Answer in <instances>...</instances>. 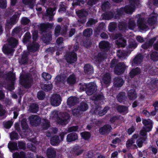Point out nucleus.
Masks as SVG:
<instances>
[{
    "label": "nucleus",
    "mask_w": 158,
    "mask_h": 158,
    "mask_svg": "<svg viewBox=\"0 0 158 158\" xmlns=\"http://www.w3.org/2000/svg\"><path fill=\"white\" fill-rule=\"evenodd\" d=\"M116 24L115 23H112L110 24L108 27L109 30L110 31H112L116 28Z\"/></svg>",
    "instance_id": "42"
},
{
    "label": "nucleus",
    "mask_w": 158,
    "mask_h": 158,
    "mask_svg": "<svg viewBox=\"0 0 158 158\" xmlns=\"http://www.w3.org/2000/svg\"><path fill=\"white\" fill-rule=\"evenodd\" d=\"M98 22L96 20H94L93 19H90L87 22V24L88 26H91V25L95 23Z\"/></svg>",
    "instance_id": "54"
},
{
    "label": "nucleus",
    "mask_w": 158,
    "mask_h": 158,
    "mask_svg": "<svg viewBox=\"0 0 158 158\" xmlns=\"http://www.w3.org/2000/svg\"><path fill=\"white\" fill-rule=\"evenodd\" d=\"M23 3L26 5L30 4L31 3V4L33 5L34 4V0H22Z\"/></svg>",
    "instance_id": "56"
},
{
    "label": "nucleus",
    "mask_w": 158,
    "mask_h": 158,
    "mask_svg": "<svg viewBox=\"0 0 158 158\" xmlns=\"http://www.w3.org/2000/svg\"><path fill=\"white\" fill-rule=\"evenodd\" d=\"M114 81V85L116 87H121L124 83L123 79L119 77L115 78Z\"/></svg>",
    "instance_id": "14"
},
{
    "label": "nucleus",
    "mask_w": 158,
    "mask_h": 158,
    "mask_svg": "<svg viewBox=\"0 0 158 158\" xmlns=\"http://www.w3.org/2000/svg\"><path fill=\"white\" fill-rule=\"evenodd\" d=\"M69 118V116L68 114H67L65 117L63 119L60 120V121L59 122V123L62 125H65L67 123L68 121Z\"/></svg>",
    "instance_id": "29"
},
{
    "label": "nucleus",
    "mask_w": 158,
    "mask_h": 158,
    "mask_svg": "<svg viewBox=\"0 0 158 158\" xmlns=\"http://www.w3.org/2000/svg\"><path fill=\"white\" fill-rule=\"evenodd\" d=\"M136 26V24L133 19H130L128 25V28L131 29H133Z\"/></svg>",
    "instance_id": "32"
},
{
    "label": "nucleus",
    "mask_w": 158,
    "mask_h": 158,
    "mask_svg": "<svg viewBox=\"0 0 158 158\" xmlns=\"http://www.w3.org/2000/svg\"><path fill=\"white\" fill-rule=\"evenodd\" d=\"M21 125L23 129H26L28 127V126L27 124L26 120L25 119H24L22 121Z\"/></svg>",
    "instance_id": "57"
},
{
    "label": "nucleus",
    "mask_w": 158,
    "mask_h": 158,
    "mask_svg": "<svg viewBox=\"0 0 158 158\" xmlns=\"http://www.w3.org/2000/svg\"><path fill=\"white\" fill-rule=\"evenodd\" d=\"M6 0H0V7L5 8L6 6Z\"/></svg>",
    "instance_id": "49"
},
{
    "label": "nucleus",
    "mask_w": 158,
    "mask_h": 158,
    "mask_svg": "<svg viewBox=\"0 0 158 158\" xmlns=\"http://www.w3.org/2000/svg\"><path fill=\"white\" fill-rule=\"evenodd\" d=\"M42 89L46 91H48L50 90L52 87L51 84L44 85L43 86H41Z\"/></svg>",
    "instance_id": "40"
},
{
    "label": "nucleus",
    "mask_w": 158,
    "mask_h": 158,
    "mask_svg": "<svg viewBox=\"0 0 158 158\" xmlns=\"http://www.w3.org/2000/svg\"><path fill=\"white\" fill-rule=\"evenodd\" d=\"M115 39H117L116 44L119 47H123L126 45V40L122 37L121 34L118 35Z\"/></svg>",
    "instance_id": "9"
},
{
    "label": "nucleus",
    "mask_w": 158,
    "mask_h": 158,
    "mask_svg": "<svg viewBox=\"0 0 158 158\" xmlns=\"http://www.w3.org/2000/svg\"><path fill=\"white\" fill-rule=\"evenodd\" d=\"M92 33V30L91 29H88L85 30L84 31V35L86 36H88L90 35Z\"/></svg>",
    "instance_id": "39"
},
{
    "label": "nucleus",
    "mask_w": 158,
    "mask_h": 158,
    "mask_svg": "<svg viewBox=\"0 0 158 158\" xmlns=\"http://www.w3.org/2000/svg\"><path fill=\"white\" fill-rule=\"evenodd\" d=\"M61 101L60 96L58 94H55L51 98V103L54 106H57L60 104Z\"/></svg>",
    "instance_id": "4"
},
{
    "label": "nucleus",
    "mask_w": 158,
    "mask_h": 158,
    "mask_svg": "<svg viewBox=\"0 0 158 158\" xmlns=\"http://www.w3.org/2000/svg\"><path fill=\"white\" fill-rule=\"evenodd\" d=\"M76 80L74 75L70 76L67 79L68 82L70 84H73L75 82Z\"/></svg>",
    "instance_id": "37"
},
{
    "label": "nucleus",
    "mask_w": 158,
    "mask_h": 158,
    "mask_svg": "<svg viewBox=\"0 0 158 158\" xmlns=\"http://www.w3.org/2000/svg\"><path fill=\"white\" fill-rule=\"evenodd\" d=\"M126 68V66L123 63H119L115 67L114 70L115 73L118 75L122 74Z\"/></svg>",
    "instance_id": "3"
},
{
    "label": "nucleus",
    "mask_w": 158,
    "mask_h": 158,
    "mask_svg": "<svg viewBox=\"0 0 158 158\" xmlns=\"http://www.w3.org/2000/svg\"><path fill=\"white\" fill-rule=\"evenodd\" d=\"M44 96L45 95L43 92L40 91L38 92L37 94V97L39 99H43L44 98Z\"/></svg>",
    "instance_id": "51"
},
{
    "label": "nucleus",
    "mask_w": 158,
    "mask_h": 158,
    "mask_svg": "<svg viewBox=\"0 0 158 158\" xmlns=\"http://www.w3.org/2000/svg\"><path fill=\"white\" fill-rule=\"evenodd\" d=\"M67 132H62L60 134V139L58 136H55L52 137L51 139V143L52 145H56L58 144L61 140H63L64 135Z\"/></svg>",
    "instance_id": "5"
},
{
    "label": "nucleus",
    "mask_w": 158,
    "mask_h": 158,
    "mask_svg": "<svg viewBox=\"0 0 158 158\" xmlns=\"http://www.w3.org/2000/svg\"><path fill=\"white\" fill-rule=\"evenodd\" d=\"M77 138V136L76 133L70 134H69L67 137V141L71 142L74 141Z\"/></svg>",
    "instance_id": "19"
},
{
    "label": "nucleus",
    "mask_w": 158,
    "mask_h": 158,
    "mask_svg": "<svg viewBox=\"0 0 158 158\" xmlns=\"http://www.w3.org/2000/svg\"><path fill=\"white\" fill-rule=\"evenodd\" d=\"M128 97L130 100H134L137 97L136 93L134 90H131L128 91Z\"/></svg>",
    "instance_id": "21"
},
{
    "label": "nucleus",
    "mask_w": 158,
    "mask_h": 158,
    "mask_svg": "<svg viewBox=\"0 0 158 158\" xmlns=\"http://www.w3.org/2000/svg\"><path fill=\"white\" fill-rule=\"evenodd\" d=\"M151 59L153 61H156L158 60V54L156 52H154L151 54Z\"/></svg>",
    "instance_id": "44"
},
{
    "label": "nucleus",
    "mask_w": 158,
    "mask_h": 158,
    "mask_svg": "<svg viewBox=\"0 0 158 158\" xmlns=\"http://www.w3.org/2000/svg\"><path fill=\"white\" fill-rule=\"evenodd\" d=\"M110 3L109 2H107L103 3L102 6V9L104 10L109 7Z\"/></svg>",
    "instance_id": "58"
},
{
    "label": "nucleus",
    "mask_w": 158,
    "mask_h": 158,
    "mask_svg": "<svg viewBox=\"0 0 158 158\" xmlns=\"http://www.w3.org/2000/svg\"><path fill=\"white\" fill-rule=\"evenodd\" d=\"M118 111L121 112L126 113L127 112L128 109L127 107L122 106H119L117 108Z\"/></svg>",
    "instance_id": "34"
},
{
    "label": "nucleus",
    "mask_w": 158,
    "mask_h": 158,
    "mask_svg": "<svg viewBox=\"0 0 158 158\" xmlns=\"http://www.w3.org/2000/svg\"><path fill=\"white\" fill-rule=\"evenodd\" d=\"M17 43V40H16L12 38L10 40L9 44L12 48H14L16 46Z\"/></svg>",
    "instance_id": "36"
},
{
    "label": "nucleus",
    "mask_w": 158,
    "mask_h": 158,
    "mask_svg": "<svg viewBox=\"0 0 158 158\" xmlns=\"http://www.w3.org/2000/svg\"><path fill=\"white\" fill-rule=\"evenodd\" d=\"M60 30V26L59 25L57 26L55 28V35L56 36H57L59 35Z\"/></svg>",
    "instance_id": "52"
},
{
    "label": "nucleus",
    "mask_w": 158,
    "mask_h": 158,
    "mask_svg": "<svg viewBox=\"0 0 158 158\" xmlns=\"http://www.w3.org/2000/svg\"><path fill=\"white\" fill-rule=\"evenodd\" d=\"M103 15V18L104 19L108 20L111 19L113 17V15L112 13L104 14Z\"/></svg>",
    "instance_id": "46"
},
{
    "label": "nucleus",
    "mask_w": 158,
    "mask_h": 158,
    "mask_svg": "<svg viewBox=\"0 0 158 158\" xmlns=\"http://www.w3.org/2000/svg\"><path fill=\"white\" fill-rule=\"evenodd\" d=\"M99 47L102 49H107L109 47V44L107 41H102L99 43Z\"/></svg>",
    "instance_id": "27"
},
{
    "label": "nucleus",
    "mask_w": 158,
    "mask_h": 158,
    "mask_svg": "<svg viewBox=\"0 0 158 158\" xmlns=\"http://www.w3.org/2000/svg\"><path fill=\"white\" fill-rule=\"evenodd\" d=\"M8 147L10 150H15L17 148V144L15 143H10L8 144Z\"/></svg>",
    "instance_id": "31"
},
{
    "label": "nucleus",
    "mask_w": 158,
    "mask_h": 158,
    "mask_svg": "<svg viewBox=\"0 0 158 158\" xmlns=\"http://www.w3.org/2000/svg\"><path fill=\"white\" fill-rule=\"evenodd\" d=\"M13 158H25V155L24 152H20L19 153H16L13 156Z\"/></svg>",
    "instance_id": "30"
},
{
    "label": "nucleus",
    "mask_w": 158,
    "mask_h": 158,
    "mask_svg": "<svg viewBox=\"0 0 158 158\" xmlns=\"http://www.w3.org/2000/svg\"><path fill=\"white\" fill-rule=\"evenodd\" d=\"M38 110V107L37 105L35 104H31L29 109V110L30 111L35 113H36Z\"/></svg>",
    "instance_id": "24"
},
{
    "label": "nucleus",
    "mask_w": 158,
    "mask_h": 158,
    "mask_svg": "<svg viewBox=\"0 0 158 158\" xmlns=\"http://www.w3.org/2000/svg\"><path fill=\"white\" fill-rule=\"evenodd\" d=\"M56 154V151L53 148H50L47 149L46 155L48 158H54Z\"/></svg>",
    "instance_id": "13"
},
{
    "label": "nucleus",
    "mask_w": 158,
    "mask_h": 158,
    "mask_svg": "<svg viewBox=\"0 0 158 158\" xmlns=\"http://www.w3.org/2000/svg\"><path fill=\"white\" fill-rule=\"evenodd\" d=\"M84 1L82 0H75L73 1V2L72 3V5L73 6L74 5H79L80 6L81 5V4H83L84 3Z\"/></svg>",
    "instance_id": "43"
},
{
    "label": "nucleus",
    "mask_w": 158,
    "mask_h": 158,
    "mask_svg": "<svg viewBox=\"0 0 158 158\" xmlns=\"http://www.w3.org/2000/svg\"><path fill=\"white\" fill-rule=\"evenodd\" d=\"M84 71L85 73L89 74L93 72V68L89 64H85L84 67Z\"/></svg>",
    "instance_id": "17"
},
{
    "label": "nucleus",
    "mask_w": 158,
    "mask_h": 158,
    "mask_svg": "<svg viewBox=\"0 0 158 158\" xmlns=\"http://www.w3.org/2000/svg\"><path fill=\"white\" fill-rule=\"evenodd\" d=\"M81 134L82 137L85 139H88L90 137V134L88 132H82L81 133Z\"/></svg>",
    "instance_id": "38"
},
{
    "label": "nucleus",
    "mask_w": 158,
    "mask_h": 158,
    "mask_svg": "<svg viewBox=\"0 0 158 158\" xmlns=\"http://www.w3.org/2000/svg\"><path fill=\"white\" fill-rule=\"evenodd\" d=\"M77 100V98L75 97H70L67 100L68 105L70 106H73L76 103Z\"/></svg>",
    "instance_id": "20"
},
{
    "label": "nucleus",
    "mask_w": 158,
    "mask_h": 158,
    "mask_svg": "<svg viewBox=\"0 0 158 158\" xmlns=\"http://www.w3.org/2000/svg\"><path fill=\"white\" fill-rule=\"evenodd\" d=\"M129 53H126L125 52H123L121 50H118L117 52V55L119 58H124L125 56H127Z\"/></svg>",
    "instance_id": "35"
},
{
    "label": "nucleus",
    "mask_w": 158,
    "mask_h": 158,
    "mask_svg": "<svg viewBox=\"0 0 158 158\" xmlns=\"http://www.w3.org/2000/svg\"><path fill=\"white\" fill-rule=\"evenodd\" d=\"M109 109L108 107H106L103 110L100 111L98 113V115L99 116H102L104 115Z\"/></svg>",
    "instance_id": "41"
},
{
    "label": "nucleus",
    "mask_w": 158,
    "mask_h": 158,
    "mask_svg": "<svg viewBox=\"0 0 158 158\" xmlns=\"http://www.w3.org/2000/svg\"><path fill=\"white\" fill-rule=\"evenodd\" d=\"M61 77L60 76H58L55 79V82L56 84L60 86L61 85H63V81H61Z\"/></svg>",
    "instance_id": "33"
},
{
    "label": "nucleus",
    "mask_w": 158,
    "mask_h": 158,
    "mask_svg": "<svg viewBox=\"0 0 158 158\" xmlns=\"http://www.w3.org/2000/svg\"><path fill=\"white\" fill-rule=\"evenodd\" d=\"M140 72L139 69L136 68L132 70L130 73V75L131 77H133L135 75L139 74Z\"/></svg>",
    "instance_id": "28"
},
{
    "label": "nucleus",
    "mask_w": 158,
    "mask_h": 158,
    "mask_svg": "<svg viewBox=\"0 0 158 158\" xmlns=\"http://www.w3.org/2000/svg\"><path fill=\"white\" fill-rule=\"evenodd\" d=\"M42 77L46 80H49L51 78L50 75L46 73H44L42 74Z\"/></svg>",
    "instance_id": "45"
},
{
    "label": "nucleus",
    "mask_w": 158,
    "mask_h": 158,
    "mask_svg": "<svg viewBox=\"0 0 158 158\" xmlns=\"http://www.w3.org/2000/svg\"><path fill=\"white\" fill-rule=\"evenodd\" d=\"M102 80L101 81L102 84V83L105 84H108L110 82L111 77L108 73H106L102 76Z\"/></svg>",
    "instance_id": "12"
},
{
    "label": "nucleus",
    "mask_w": 158,
    "mask_h": 158,
    "mask_svg": "<svg viewBox=\"0 0 158 158\" xmlns=\"http://www.w3.org/2000/svg\"><path fill=\"white\" fill-rule=\"evenodd\" d=\"M10 137L11 139H17L18 138V134L15 132H12L10 134Z\"/></svg>",
    "instance_id": "50"
},
{
    "label": "nucleus",
    "mask_w": 158,
    "mask_h": 158,
    "mask_svg": "<svg viewBox=\"0 0 158 158\" xmlns=\"http://www.w3.org/2000/svg\"><path fill=\"white\" fill-rule=\"evenodd\" d=\"M66 56V60L67 62L69 63H73L77 60L76 54L74 52L69 53L68 56Z\"/></svg>",
    "instance_id": "10"
},
{
    "label": "nucleus",
    "mask_w": 158,
    "mask_h": 158,
    "mask_svg": "<svg viewBox=\"0 0 158 158\" xmlns=\"http://www.w3.org/2000/svg\"><path fill=\"white\" fill-rule=\"evenodd\" d=\"M119 27L120 30H123L124 28H126L125 24L123 23H120L119 24Z\"/></svg>",
    "instance_id": "63"
},
{
    "label": "nucleus",
    "mask_w": 158,
    "mask_h": 158,
    "mask_svg": "<svg viewBox=\"0 0 158 158\" xmlns=\"http://www.w3.org/2000/svg\"><path fill=\"white\" fill-rule=\"evenodd\" d=\"M130 2L131 3V5L127 6L124 8H121L120 12H118V14H123V11L127 13L131 14L134 11L135 6H137L139 4V0H131Z\"/></svg>",
    "instance_id": "2"
},
{
    "label": "nucleus",
    "mask_w": 158,
    "mask_h": 158,
    "mask_svg": "<svg viewBox=\"0 0 158 158\" xmlns=\"http://www.w3.org/2000/svg\"><path fill=\"white\" fill-rule=\"evenodd\" d=\"M134 141L132 139H130L127 141V147H130L132 145V144L134 143Z\"/></svg>",
    "instance_id": "62"
},
{
    "label": "nucleus",
    "mask_w": 158,
    "mask_h": 158,
    "mask_svg": "<svg viewBox=\"0 0 158 158\" xmlns=\"http://www.w3.org/2000/svg\"><path fill=\"white\" fill-rule=\"evenodd\" d=\"M76 149H77L78 150L77 151L76 153V154L77 155H79L82 152L83 150L81 149L79 146H77L76 147Z\"/></svg>",
    "instance_id": "61"
},
{
    "label": "nucleus",
    "mask_w": 158,
    "mask_h": 158,
    "mask_svg": "<svg viewBox=\"0 0 158 158\" xmlns=\"http://www.w3.org/2000/svg\"><path fill=\"white\" fill-rule=\"evenodd\" d=\"M13 122L11 121H8L4 123V126L6 128H9L12 126Z\"/></svg>",
    "instance_id": "53"
},
{
    "label": "nucleus",
    "mask_w": 158,
    "mask_h": 158,
    "mask_svg": "<svg viewBox=\"0 0 158 158\" xmlns=\"http://www.w3.org/2000/svg\"><path fill=\"white\" fill-rule=\"evenodd\" d=\"M148 129L145 128H143V129L140 131V135L142 136H143V137L142 138V139H139L137 141V143L138 146L139 147H141L142 146V143L143 141L145 140V138H146V133L147 132H148L149 131H147V130Z\"/></svg>",
    "instance_id": "6"
},
{
    "label": "nucleus",
    "mask_w": 158,
    "mask_h": 158,
    "mask_svg": "<svg viewBox=\"0 0 158 158\" xmlns=\"http://www.w3.org/2000/svg\"><path fill=\"white\" fill-rule=\"evenodd\" d=\"M17 17L18 16H16V18L14 19H10V21L8 20L6 24V27L10 28L11 27L12 25L15 24L17 22Z\"/></svg>",
    "instance_id": "23"
},
{
    "label": "nucleus",
    "mask_w": 158,
    "mask_h": 158,
    "mask_svg": "<svg viewBox=\"0 0 158 158\" xmlns=\"http://www.w3.org/2000/svg\"><path fill=\"white\" fill-rule=\"evenodd\" d=\"M143 56L140 54L137 55L133 60L132 65L134 66L135 64H140L142 61Z\"/></svg>",
    "instance_id": "16"
},
{
    "label": "nucleus",
    "mask_w": 158,
    "mask_h": 158,
    "mask_svg": "<svg viewBox=\"0 0 158 158\" xmlns=\"http://www.w3.org/2000/svg\"><path fill=\"white\" fill-rule=\"evenodd\" d=\"M76 13L77 16L80 18L85 17L88 15L87 12L85 10H79L77 11Z\"/></svg>",
    "instance_id": "22"
},
{
    "label": "nucleus",
    "mask_w": 158,
    "mask_h": 158,
    "mask_svg": "<svg viewBox=\"0 0 158 158\" xmlns=\"http://www.w3.org/2000/svg\"><path fill=\"white\" fill-rule=\"evenodd\" d=\"M52 26V24H50L49 23L43 24L41 25L42 29L43 31L45 29L48 28H51Z\"/></svg>",
    "instance_id": "47"
},
{
    "label": "nucleus",
    "mask_w": 158,
    "mask_h": 158,
    "mask_svg": "<svg viewBox=\"0 0 158 158\" xmlns=\"http://www.w3.org/2000/svg\"><path fill=\"white\" fill-rule=\"evenodd\" d=\"M30 20L26 17H23L21 20V23L23 24H26L28 23Z\"/></svg>",
    "instance_id": "55"
},
{
    "label": "nucleus",
    "mask_w": 158,
    "mask_h": 158,
    "mask_svg": "<svg viewBox=\"0 0 158 158\" xmlns=\"http://www.w3.org/2000/svg\"><path fill=\"white\" fill-rule=\"evenodd\" d=\"M118 101L120 102H123L126 98L125 94L124 93H120L117 96Z\"/></svg>",
    "instance_id": "26"
},
{
    "label": "nucleus",
    "mask_w": 158,
    "mask_h": 158,
    "mask_svg": "<svg viewBox=\"0 0 158 158\" xmlns=\"http://www.w3.org/2000/svg\"><path fill=\"white\" fill-rule=\"evenodd\" d=\"M80 90L83 91L85 89L86 94L88 95H91L96 90L95 85L94 83H89L88 85L83 84L79 85Z\"/></svg>",
    "instance_id": "1"
},
{
    "label": "nucleus",
    "mask_w": 158,
    "mask_h": 158,
    "mask_svg": "<svg viewBox=\"0 0 158 158\" xmlns=\"http://www.w3.org/2000/svg\"><path fill=\"white\" fill-rule=\"evenodd\" d=\"M88 108V105L85 103H82L81 104L80 107L78 109H74L73 111V114L74 115H78L79 113V110H80L85 111Z\"/></svg>",
    "instance_id": "7"
},
{
    "label": "nucleus",
    "mask_w": 158,
    "mask_h": 158,
    "mask_svg": "<svg viewBox=\"0 0 158 158\" xmlns=\"http://www.w3.org/2000/svg\"><path fill=\"white\" fill-rule=\"evenodd\" d=\"M29 119L30 123L32 125H37L40 121V118L35 115L30 116Z\"/></svg>",
    "instance_id": "8"
},
{
    "label": "nucleus",
    "mask_w": 158,
    "mask_h": 158,
    "mask_svg": "<svg viewBox=\"0 0 158 158\" xmlns=\"http://www.w3.org/2000/svg\"><path fill=\"white\" fill-rule=\"evenodd\" d=\"M5 111L3 109L2 106L0 104V116H2L4 115Z\"/></svg>",
    "instance_id": "60"
},
{
    "label": "nucleus",
    "mask_w": 158,
    "mask_h": 158,
    "mask_svg": "<svg viewBox=\"0 0 158 158\" xmlns=\"http://www.w3.org/2000/svg\"><path fill=\"white\" fill-rule=\"evenodd\" d=\"M143 124L145 126V128L148 129L147 131H151L152 127V123L151 120L150 119H143L142 121Z\"/></svg>",
    "instance_id": "11"
},
{
    "label": "nucleus",
    "mask_w": 158,
    "mask_h": 158,
    "mask_svg": "<svg viewBox=\"0 0 158 158\" xmlns=\"http://www.w3.org/2000/svg\"><path fill=\"white\" fill-rule=\"evenodd\" d=\"M77 129V127L73 126L69 128L68 129V131L69 132H71L73 131H76Z\"/></svg>",
    "instance_id": "59"
},
{
    "label": "nucleus",
    "mask_w": 158,
    "mask_h": 158,
    "mask_svg": "<svg viewBox=\"0 0 158 158\" xmlns=\"http://www.w3.org/2000/svg\"><path fill=\"white\" fill-rule=\"evenodd\" d=\"M31 38L30 34L29 32H27L26 33L23 40V42H26L29 40Z\"/></svg>",
    "instance_id": "48"
},
{
    "label": "nucleus",
    "mask_w": 158,
    "mask_h": 158,
    "mask_svg": "<svg viewBox=\"0 0 158 158\" xmlns=\"http://www.w3.org/2000/svg\"><path fill=\"white\" fill-rule=\"evenodd\" d=\"M55 10L56 9L55 8H49L47 10V13L48 15H49L50 17V20H52V16L55 14Z\"/></svg>",
    "instance_id": "25"
},
{
    "label": "nucleus",
    "mask_w": 158,
    "mask_h": 158,
    "mask_svg": "<svg viewBox=\"0 0 158 158\" xmlns=\"http://www.w3.org/2000/svg\"><path fill=\"white\" fill-rule=\"evenodd\" d=\"M111 129V127L110 125H105L100 129L99 132L101 134H103L109 132Z\"/></svg>",
    "instance_id": "18"
},
{
    "label": "nucleus",
    "mask_w": 158,
    "mask_h": 158,
    "mask_svg": "<svg viewBox=\"0 0 158 158\" xmlns=\"http://www.w3.org/2000/svg\"><path fill=\"white\" fill-rule=\"evenodd\" d=\"M137 25L139 28L141 30H144L147 28V26L143 23V19L140 18L137 21Z\"/></svg>",
    "instance_id": "15"
},
{
    "label": "nucleus",
    "mask_w": 158,
    "mask_h": 158,
    "mask_svg": "<svg viewBox=\"0 0 158 158\" xmlns=\"http://www.w3.org/2000/svg\"><path fill=\"white\" fill-rule=\"evenodd\" d=\"M103 56H101V54H99L98 57H95L94 59L97 61H101L102 59Z\"/></svg>",
    "instance_id": "64"
}]
</instances>
